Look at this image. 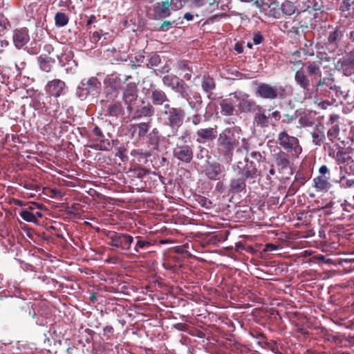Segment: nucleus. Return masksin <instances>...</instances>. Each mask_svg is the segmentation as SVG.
Returning a JSON list of instances; mask_svg holds the SVG:
<instances>
[{
	"instance_id": "f257e3e1",
	"label": "nucleus",
	"mask_w": 354,
	"mask_h": 354,
	"mask_svg": "<svg viewBox=\"0 0 354 354\" xmlns=\"http://www.w3.org/2000/svg\"><path fill=\"white\" fill-rule=\"evenodd\" d=\"M262 160H266V158L259 151H247L244 160L237 162L233 169L238 176L254 181L263 175L262 170L259 169L258 165Z\"/></svg>"
},
{
	"instance_id": "f03ea898",
	"label": "nucleus",
	"mask_w": 354,
	"mask_h": 354,
	"mask_svg": "<svg viewBox=\"0 0 354 354\" xmlns=\"http://www.w3.org/2000/svg\"><path fill=\"white\" fill-rule=\"evenodd\" d=\"M239 145V137L233 128H225L217 136L216 149L220 156L232 159L234 151Z\"/></svg>"
},
{
	"instance_id": "7ed1b4c3",
	"label": "nucleus",
	"mask_w": 354,
	"mask_h": 354,
	"mask_svg": "<svg viewBox=\"0 0 354 354\" xmlns=\"http://www.w3.org/2000/svg\"><path fill=\"white\" fill-rule=\"evenodd\" d=\"M276 142L280 146L279 149L289 153L293 158H299L302 152L299 139L289 135L285 130L278 133Z\"/></svg>"
},
{
	"instance_id": "20e7f679",
	"label": "nucleus",
	"mask_w": 354,
	"mask_h": 354,
	"mask_svg": "<svg viewBox=\"0 0 354 354\" xmlns=\"http://www.w3.org/2000/svg\"><path fill=\"white\" fill-rule=\"evenodd\" d=\"M255 94L263 99H283L286 96V91L281 85L273 86L268 83H259L255 89Z\"/></svg>"
},
{
	"instance_id": "39448f33",
	"label": "nucleus",
	"mask_w": 354,
	"mask_h": 354,
	"mask_svg": "<svg viewBox=\"0 0 354 354\" xmlns=\"http://www.w3.org/2000/svg\"><path fill=\"white\" fill-rule=\"evenodd\" d=\"M101 82L97 77H91L83 79L76 90L77 96L81 100L86 99L89 95H95L100 93Z\"/></svg>"
},
{
	"instance_id": "423d86ee",
	"label": "nucleus",
	"mask_w": 354,
	"mask_h": 354,
	"mask_svg": "<svg viewBox=\"0 0 354 354\" xmlns=\"http://www.w3.org/2000/svg\"><path fill=\"white\" fill-rule=\"evenodd\" d=\"M105 236L108 239L109 245L120 248L122 250H129L134 241V238L129 234L106 231Z\"/></svg>"
},
{
	"instance_id": "0eeeda50",
	"label": "nucleus",
	"mask_w": 354,
	"mask_h": 354,
	"mask_svg": "<svg viewBox=\"0 0 354 354\" xmlns=\"http://www.w3.org/2000/svg\"><path fill=\"white\" fill-rule=\"evenodd\" d=\"M30 106L35 110H41V113L54 118L58 122L70 124V122L64 120V118L62 117V113L60 111L62 109L60 108L59 104L57 100H54L51 106H48L45 103H41L39 99L35 97L32 100Z\"/></svg>"
},
{
	"instance_id": "6e6552de",
	"label": "nucleus",
	"mask_w": 354,
	"mask_h": 354,
	"mask_svg": "<svg viewBox=\"0 0 354 354\" xmlns=\"http://www.w3.org/2000/svg\"><path fill=\"white\" fill-rule=\"evenodd\" d=\"M163 113L167 124L171 129H178L183 124L185 117L183 109L171 106L168 103L164 105Z\"/></svg>"
},
{
	"instance_id": "1a4fd4ad",
	"label": "nucleus",
	"mask_w": 354,
	"mask_h": 354,
	"mask_svg": "<svg viewBox=\"0 0 354 354\" xmlns=\"http://www.w3.org/2000/svg\"><path fill=\"white\" fill-rule=\"evenodd\" d=\"M274 163L279 174H284L290 169L292 161L298 158H293L289 153H286L282 149H279L277 152L272 154Z\"/></svg>"
},
{
	"instance_id": "9d476101",
	"label": "nucleus",
	"mask_w": 354,
	"mask_h": 354,
	"mask_svg": "<svg viewBox=\"0 0 354 354\" xmlns=\"http://www.w3.org/2000/svg\"><path fill=\"white\" fill-rule=\"evenodd\" d=\"M173 156L183 163H189L194 158L193 145L177 143L173 149Z\"/></svg>"
},
{
	"instance_id": "9b49d317",
	"label": "nucleus",
	"mask_w": 354,
	"mask_h": 354,
	"mask_svg": "<svg viewBox=\"0 0 354 354\" xmlns=\"http://www.w3.org/2000/svg\"><path fill=\"white\" fill-rule=\"evenodd\" d=\"M165 138L162 136L157 128H153L147 136L146 144L147 148L153 153L160 151V145Z\"/></svg>"
},
{
	"instance_id": "f8f14e48",
	"label": "nucleus",
	"mask_w": 354,
	"mask_h": 354,
	"mask_svg": "<svg viewBox=\"0 0 354 354\" xmlns=\"http://www.w3.org/2000/svg\"><path fill=\"white\" fill-rule=\"evenodd\" d=\"M217 126L201 128L196 132V142L198 143H205L206 142H212L218 136Z\"/></svg>"
},
{
	"instance_id": "ddd939ff",
	"label": "nucleus",
	"mask_w": 354,
	"mask_h": 354,
	"mask_svg": "<svg viewBox=\"0 0 354 354\" xmlns=\"http://www.w3.org/2000/svg\"><path fill=\"white\" fill-rule=\"evenodd\" d=\"M335 67L346 76L354 74V54L350 53L339 59Z\"/></svg>"
},
{
	"instance_id": "4468645a",
	"label": "nucleus",
	"mask_w": 354,
	"mask_h": 354,
	"mask_svg": "<svg viewBox=\"0 0 354 354\" xmlns=\"http://www.w3.org/2000/svg\"><path fill=\"white\" fill-rule=\"evenodd\" d=\"M224 171V166L217 162H208L204 170L205 176L210 180H219Z\"/></svg>"
},
{
	"instance_id": "2eb2a0df",
	"label": "nucleus",
	"mask_w": 354,
	"mask_h": 354,
	"mask_svg": "<svg viewBox=\"0 0 354 354\" xmlns=\"http://www.w3.org/2000/svg\"><path fill=\"white\" fill-rule=\"evenodd\" d=\"M66 88V83L59 79H54L51 81H48L45 87L46 92L55 97L63 95L64 90Z\"/></svg>"
},
{
	"instance_id": "dca6fc26",
	"label": "nucleus",
	"mask_w": 354,
	"mask_h": 354,
	"mask_svg": "<svg viewBox=\"0 0 354 354\" xmlns=\"http://www.w3.org/2000/svg\"><path fill=\"white\" fill-rule=\"evenodd\" d=\"M138 92L137 84L134 82L128 83L124 88L122 97L124 103L128 105V109L136 101Z\"/></svg>"
},
{
	"instance_id": "f3484780",
	"label": "nucleus",
	"mask_w": 354,
	"mask_h": 354,
	"mask_svg": "<svg viewBox=\"0 0 354 354\" xmlns=\"http://www.w3.org/2000/svg\"><path fill=\"white\" fill-rule=\"evenodd\" d=\"M248 180L243 176H238L230 179L228 185V192L232 194H240L246 190V181Z\"/></svg>"
},
{
	"instance_id": "a211bd4d",
	"label": "nucleus",
	"mask_w": 354,
	"mask_h": 354,
	"mask_svg": "<svg viewBox=\"0 0 354 354\" xmlns=\"http://www.w3.org/2000/svg\"><path fill=\"white\" fill-rule=\"evenodd\" d=\"M13 43L15 47L20 49L25 46L30 40L28 30L27 28H22L14 30L12 36Z\"/></svg>"
},
{
	"instance_id": "6ab92c4d",
	"label": "nucleus",
	"mask_w": 354,
	"mask_h": 354,
	"mask_svg": "<svg viewBox=\"0 0 354 354\" xmlns=\"http://www.w3.org/2000/svg\"><path fill=\"white\" fill-rule=\"evenodd\" d=\"M132 77L126 75L124 79L120 78V75L111 74L108 75L104 80V84L113 91H119L122 88V84L127 82Z\"/></svg>"
},
{
	"instance_id": "aec40b11",
	"label": "nucleus",
	"mask_w": 354,
	"mask_h": 354,
	"mask_svg": "<svg viewBox=\"0 0 354 354\" xmlns=\"http://www.w3.org/2000/svg\"><path fill=\"white\" fill-rule=\"evenodd\" d=\"M245 98L240 99L234 94V97H236L239 101V109L241 112L243 113H251L254 112L256 110L262 109V108L257 105V103L252 100L248 99V95L245 94Z\"/></svg>"
},
{
	"instance_id": "412c9836",
	"label": "nucleus",
	"mask_w": 354,
	"mask_h": 354,
	"mask_svg": "<svg viewBox=\"0 0 354 354\" xmlns=\"http://www.w3.org/2000/svg\"><path fill=\"white\" fill-rule=\"evenodd\" d=\"M180 75H183L185 80L189 81L192 78L193 69L192 62L188 60H179L175 64Z\"/></svg>"
},
{
	"instance_id": "4be33fe9",
	"label": "nucleus",
	"mask_w": 354,
	"mask_h": 354,
	"mask_svg": "<svg viewBox=\"0 0 354 354\" xmlns=\"http://www.w3.org/2000/svg\"><path fill=\"white\" fill-rule=\"evenodd\" d=\"M150 99L153 104L156 106L165 105L169 102V99L165 92L160 88H153L150 93Z\"/></svg>"
},
{
	"instance_id": "5701e85b",
	"label": "nucleus",
	"mask_w": 354,
	"mask_h": 354,
	"mask_svg": "<svg viewBox=\"0 0 354 354\" xmlns=\"http://www.w3.org/2000/svg\"><path fill=\"white\" fill-rule=\"evenodd\" d=\"M282 18L287 19L294 14L299 15V11L295 3L290 1H284L279 6Z\"/></svg>"
},
{
	"instance_id": "b1692460",
	"label": "nucleus",
	"mask_w": 354,
	"mask_h": 354,
	"mask_svg": "<svg viewBox=\"0 0 354 354\" xmlns=\"http://www.w3.org/2000/svg\"><path fill=\"white\" fill-rule=\"evenodd\" d=\"M170 3L168 0L157 2L154 7V12L158 18H165L170 15Z\"/></svg>"
},
{
	"instance_id": "393cba45",
	"label": "nucleus",
	"mask_w": 354,
	"mask_h": 354,
	"mask_svg": "<svg viewBox=\"0 0 354 354\" xmlns=\"http://www.w3.org/2000/svg\"><path fill=\"white\" fill-rule=\"evenodd\" d=\"M295 80L297 84L302 89L307 91L310 90V80L302 68L296 71L295 74Z\"/></svg>"
},
{
	"instance_id": "a878e982",
	"label": "nucleus",
	"mask_w": 354,
	"mask_h": 354,
	"mask_svg": "<svg viewBox=\"0 0 354 354\" xmlns=\"http://www.w3.org/2000/svg\"><path fill=\"white\" fill-rule=\"evenodd\" d=\"M321 64V61L308 62L304 64L307 74L309 76L313 77L311 78L312 81L317 79V77H322V71L320 69Z\"/></svg>"
},
{
	"instance_id": "bb28decb",
	"label": "nucleus",
	"mask_w": 354,
	"mask_h": 354,
	"mask_svg": "<svg viewBox=\"0 0 354 354\" xmlns=\"http://www.w3.org/2000/svg\"><path fill=\"white\" fill-rule=\"evenodd\" d=\"M324 208L329 209L328 212L330 214H336L340 209L347 213H350L351 209H354L353 206L346 202L339 204V203L334 201H330L325 205Z\"/></svg>"
},
{
	"instance_id": "cd10ccee",
	"label": "nucleus",
	"mask_w": 354,
	"mask_h": 354,
	"mask_svg": "<svg viewBox=\"0 0 354 354\" xmlns=\"http://www.w3.org/2000/svg\"><path fill=\"white\" fill-rule=\"evenodd\" d=\"M154 114V107L150 103L142 106L136 109L133 115V119L151 117Z\"/></svg>"
},
{
	"instance_id": "c85d7f7f",
	"label": "nucleus",
	"mask_w": 354,
	"mask_h": 354,
	"mask_svg": "<svg viewBox=\"0 0 354 354\" xmlns=\"http://www.w3.org/2000/svg\"><path fill=\"white\" fill-rule=\"evenodd\" d=\"M55 62V61L53 57H50L46 54H42L37 58L39 68L46 73H50L52 71Z\"/></svg>"
},
{
	"instance_id": "c756f323",
	"label": "nucleus",
	"mask_w": 354,
	"mask_h": 354,
	"mask_svg": "<svg viewBox=\"0 0 354 354\" xmlns=\"http://www.w3.org/2000/svg\"><path fill=\"white\" fill-rule=\"evenodd\" d=\"M258 111H259L254 116V126L259 128L268 127L270 125L269 117H268L261 109H258Z\"/></svg>"
},
{
	"instance_id": "7c9ffc66",
	"label": "nucleus",
	"mask_w": 354,
	"mask_h": 354,
	"mask_svg": "<svg viewBox=\"0 0 354 354\" xmlns=\"http://www.w3.org/2000/svg\"><path fill=\"white\" fill-rule=\"evenodd\" d=\"M235 102L230 98L222 100L219 105L221 106V113L223 115H232L235 109Z\"/></svg>"
},
{
	"instance_id": "2f4dec72",
	"label": "nucleus",
	"mask_w": 354,
	"mask_h": 354,
	"mask_svg": "<svg viewBox=\"0 0 354 354\" xmlns=\"http://www.w3.org/2000/svg\"><path fill=\"white\" fill-rule=\"evenodd\" d=\"M313 142L317 146H321L326 140L324 126H317L311 133Z\"/></svg>"
},
{
	"instance_id": "473e14b6",
	"label": "nucleus",
	"mask_w": 354,
	"mask_h": 354,
	"mask_svg": "<svg viewBox=\"0 0 354 354\" xmlns=\"http://www.w3.org/2000/svg\"><path fill=\"white\" fill-rule=\"evenodd\" d=\"M329 177L318 176L313 179V187L317 191L327 190L330 186Z\"/></svg>"
},
{
	"instance_id": "72a5a7b5",
	"label": "nucleus",
	"mask_w": 354,
	"mask_h": 354,
	"mask_svg": "<svg viewBox=\"0 0 354 354\" xmlns=\"http://www.w3.org/2000/svg\"><path fill=\"white\" fill-rule=\"evenodd\" d=\"M201 87L203 91L207 93L208 97H209V95L212 93L216 88L214 80L209 75H204L201 81Z\"/></svg>"
},
{
	"instance_id": "f704fd0d",
	"label": "nucleus",
	"mask_w": 354,
	"mask_h": 354,
	"mask_svg": "<svg viewBox=\"0 0 354 354\" xmlns=\"http://www.w3.org/2000/svg\"><path fill=\"white\" fill-rule=\"evenodd\" d=\"M149 129V122H140L138 124H132L130 130L133 134L137 133L138 138H142L146 136Z\"/></svg>"
},
{
	"instance_id": "c9c22d12",
	"label": "nucleus",
	"mask_w": 354,
	"mask_h": 354,
	"mask_svg": "<svg viewBox=\"0 0 354 354\" xmlns=\"http://www.w3.org/2000/svg\"><path fill=\"white\" fill-rule=\"evenodd\" d=\"M106 111L109 116L118 117L123 114L124 109L121 102H117L109 104L106 106Z\"/></svg>"
},
{
	"instance_id": "e433bc0d",
	"label": "nucleus",
	"mask_w": 354,
	"mask_h": 354,
	"mask_svg": "<svg viewBox=\"0 0 354 354\" xmlns=\"http://www.w3.org/2000/svg\"><path fill=\"white\" fill-rule=\"evenodd\" d=\"M189 86L184 82V80L180 79L175 84V87L173 91L178 93L180 97L187 99L189 97Z\"/></svg>"
},
{
	"instance_id": "4c0bfd02",
	"label": "nucleus",
	"mask_w": 354,
	"mask_h": 354,
	"mask_svg": "<svg viewBox=\"0 0 354 354\" xmlns=\"http://www.w3.org/2000/svg\"><path fill=\"white\" fill-rule=\"evenodd\" d=\"M279 6L276 0L271 3L270 5L267 6L266 8H269V15L277 19H281L282 17Z\"/></svg>"
},
{
	"instance_id": "58836bf2",
	"label": "nucleus",
	"mask_w": 354,
	"mask_h": 354,
	"mask_svg": "<svg viewBox=\"0 0 354 354\" xmlns=\"http://www.w3.org/2000/svg\"><path fill=\"white\" fill-rule=\"evenodd\" d=\"M136 239L137 241L134 245L133 250L136 253H140V249H148L151 245V243L149 241L142 239V237L140 236H136Z\"/></svg>"
},
{
	"instance_id": "ea45409f",
	"label": "nucleus",
	"mask_w": 354,
	"mask_h": 354,
	"mask_svg": "<svg viewBox=\"0 0 354 354\" xmlns=\"http://www.w3.org/2000/svg\"><path fill=\"white\" fill-rule=\"evenodd\" d=\"M313 42L310 40H306L303 47L300 48L299 50L304 54L305 56L313 57L315 55L314 48L313 47Z\"/></svg>"
},
{
	"instance_id": "a19ab883",
	"label": "nucleus",
	"mask_w": 354,
	"mask_h": 354,
	"mask_svg": "<svg viewBox=\"0 0 354 354\" xmlns=\"http://www.w3.org/2000/svg\"><path fill=\"white\" fill-rule=\"evenodd\" d=\"M152 152L148 149V150L143 149H134L131 151V155L133 157L138 158V159H144L150 157L152 155Z\"/></svg>"
},
{
	"instance_id": "79ce46f5",
	"label": "nucleus",
	"mask_w": 354,
	"mask_h": 354,
	"mask_svg": "<svg viewBox=\"0 0 354 354\" xmlns=\"http://www.w3.org/2000/svg\"><path fill=\"white\" fill-rule=\"evenodd\" d=\"M19 215L22 219L27 222L37 223V218H36V215L30 212L28 209H22Z\"/></svg>"
},
{
	"instance_id": "37998d69",
	"label": "nucleus",
	"mask_w": 354,
	"mask_h": 354,
	"mask_svg": "<svg viewBox=\"0 0 354 354\" xmlns=\"http://www.w3.org/2000/svg\"><path fill=\"white\" fill-rule=\"evenodd\" d=\"M69 18L64 12H58L55 15V25L59 27H63L68 23Z\"/></svg>"
},
{
	"instance_id": "c03bdc74",
	"label": "nucleus",
	"mask_w": 354,
	"mask_h": 354,
	"mask_svg": "<svg viewBox=\"0 0 354 354\" xmlns=\"http://www.w3.org/2000/svg\"><path fill=\"white\" fill-rule=\"evenodd\" d=\"M339 124H335L328 129L327 131V137L328 140L333 142L339 135Z\"/></svg>"
},
{
	"instance_id": "a18cd8bd",
	"label": "nucleus",
	"mask_w": 354,
	"mask_h": 354,
	"mask_svg": "<svg viewBox=\"0 0 354 354\" xmlns=\"http://www.w3.org/2000/svg\"><path fill=\"white\" fill-rule=\"evenodd\" d=\"M342 37L343 35L342 32L339 30V29L336 28L329 33L328 37V43L330 44H337V42L339 41Z\"/></svg>"
},
{
	"instance_id": "49530a36",
	"label": "nucleus",
	"mask_w": 354,
	"mask_h": 354,
	"mask_svg": "<svg viewBox=\"0 0 354 354\" xmlns=\"http://www.w3.org/2000/svg\"><path fill=\"white\" fill-rule=\"evenodd\" d=\"M179 78L176 75H165L162 78L163 84L172 90L175 87V84L179 81Z\"/></svg>"
},
{
	"instance_id": "de8ad7c7",
	"label": "nucleus",
	"mask_w": 354,
	"mask_h": 354,
	"mask_svg": "<svg viewBox=\"0 0 354 354\" xmlns=\"http://www.w3.org/2000/svg\"><path fill=\"white\" fill-rule=\"evenodd\" d=\"M281 30L284 32H287L288 34H292L295 35H298L299 32V28L292 26V23L290 21H286L283 24Z\"/></svg>"
},
{
	"instance_id": "09e8293b",
	"label": "nucleus",
	"mask_w": 354,
	"mask_h": 354,
	"mask_svg": "<svg viewBox=\"0 0 354 354\" xmlns=\"http://www.w3.org/2000/svg\"><path fill=\"white\" fill-rule=\"evenodd\" d=\"M301 52L299 50H297L291 53L290 56V62L295 66H304V63L299 59Z\"/></svg>"
},
{
	"instance_id": "8fccbe9b",
	"label": "nucleus",
	"mask_w": 354,
	"mask_h": 354,
	"mask_svg": "<svg viewBox=\"0 0 354 354\" xmlns=\"http://www.w3.org/2000/svg\"><path fill=\"white\" fill-rule=\"evenodd\" d=\"M112 146L109 140L100 138L99 143L97 144V149L102 151H109L112 149Z\"/></svg>"
},
{
	"instance_id": "3c124183",
	"label": "nucleus",
	"mask_w": 354,
	"mask_h": 354,
	"mask_svg": "<svg viewBox=\"0 0 354 354\" xmlns=\"http://www.w3.org/2000/svg\"><path fill=\"white\" fill-rule=\"evenodd\" d=\"M160 57L158 55L154 54L147 59V66L149 68H152L158 66L160 63Z\"/></svg>"
},
{
	"instance_id": "603ef678",
	"label": "nucleus",
	"mask_w": 354,
	"mask_h": 354,
	"mask_svg": "<svg viewBox=\"0 0 354 354\" xmlns=\"http://www.w3.org/2000/svg\"><path fill=\"white\" fill-rule=\"evenodd\" d=\"M299 124L303 127H312L314 122L310 117L307 115H304L299 118Z\"/></svg>"
},
{
	"instance_id": "864d4df0",
	"label": "nucleus",
	"mask_w": 354,
	"mask_h": 354,
	"mask_svg": "<svg viewBox=\"0 0 354 354\" xmlns=\"http://www.w3.org/2000/svg\"><path fill=\"white\" fill-rule=\"evenodd\" d=\"M171 9L178 10L181 9L186 3V0H170Z\"/></svg>"
},
{
	"instance_id": "5fc2aeb1",
	"label": "nucleus",
	"mask_w": 354,
	"mask_h": 354,
	"mask_svg": "<svg viewBox=\"0 0 354 354\" xmlns=\"http://www.w3.org/2000/svg\"><path fill=\"white\" fill-rule=\"evenodd\" d=\"M275 0H254V4L259 8L265 9L267 6L270 5L271 3Z\"/></svg>"
},
{
	"instance_id": "6e6d98bb",
	"label": "nucleus",
	"mask_w": 354,
	"mask_h": 354,
	"mask_svg": "<svg viewBox=\"0 0 354 354\" xmlns=\"http://www.w3.org/2000/svg\"><path fill=\"white\" fill-rule=\"evenodd\" d=\"M134 176L139 178H142L149 174V171L143 167H138L133 170Z\"/></svg>"
},
{
	"instance_id": "4d7b16f0",
	"label": "nucleus",
	"mask_w": 354,
	"mask_h": 354,
	"mask_svg": "<svg viewBox=\"0 0 354 354\" xmlns=\"http://www.w3.org/2000/svg\"><path fill=\"white\" fill-rule=\"evenodd\" d=\"M262 174L263 175H261V176H266L267 178L270 179L272 176H274L276 174V170L274 169V165H270L268 172L266 171V168H264V169L262 170Z\"/></svg>"
},
{
	"instance_id": "13d9d810",
	"label": "nucleus",
	"mask_w": 354,
	"mask_h": 354,
	"mask_svg": "<svg viewBox=\"0 0 354 354\" xmlns=\"http://www.w3.org/2000/svg\"><path fill=\"white\" fill-rule=\"evenodd\" d=\"M353 3L354 1L352 0H343L340 6L341 10L344 12L350 10Z\"/></svg>"
},
{
	"instance_id": "bf43d9fd",
	"label": "nucleus",
	"mask_w": 354,
	"mask_h": 354,
	"mask_svg": "<svg viewBox=\"0 0 354 354\" xmlns=\"http://www.w3.org/2000/svg\"><path fill=\"white\" fill-rule=\"evenodd\" d=\"M252 41L255 45L260 44L263 41V37L260 32H255L253 35Z\"/></svg>"
},
{
	"instance_id": "052dcab7",
	"label": "nucleus",
	"mask_w": 354,
	"mask_h": 354,
	"mask_svg": "<svg viewBox=\"0 0 354 354\" xmlns=\"http://www.w3.org/2000/svg\"><path fill=\"white\" fill-rule=\"evenodd\" d=\"M199 203L201 205L206 209H210L212 207V202L209 199L205 197H201L199 199Z\"/></svg>"
},
{
	"instance_id": "680f3d73",
	"label": "nucleus",
	"mask_w": 354,
	"mask_h": 354,
	"mask_svg": "<svg viewBox=\"0 0 354 354\" xmlns=\"http://www.w3.org/2000/svg\"><path fill=\"white\" fill-rule=\"evenodd\" d=\"M10 24L6 17L3 15H0V27L2 30H6L8 27H10Z\"/></svg>"
},
{
	"instance_id": "e2e57ef3",
	"label": "nucleus",
	"mask_w": 354,
	"mask_h": 354,
	"mask_svg": "<svg viewBox=\"0 0 354 354\" xmlns=\"http://www.w3.org/2000/svg\"><path fill=\"white\" fill-rule=\"evenodd\" d=\"M191 120L193 125H198L202 122V115L198 113L194 114L192 116Z\"/></svg>"
},
{
	"instance_id": "0e129e2a",
	"label": "nucleus",
	"mask_w": 354,
	"mask_h": 354,
	"mask_svg": "<svg viewBox=\"0 0 354 354\" xmlns=\"http://www.w3.org/2000/svg\"><path fill=\"white\" fill-rule=\"evenodd\" d=\"M186 100H187L189 107L192 110H194L195 111H198L201 109V106H202L201 104L198 103L197 102H194V101H189L188 98Z\"/></svg>"
},
{
	"instance_id": "69168bd1",
	"label": "nucleus",
	"mask_w": 354,
	"mask_h": 354,
	"mask_svg": "<svg viewBox=\"0 0 354 354\" xmlns=\"http://www.w3.org/2000/svg\"><path fill=\"white\" fill-rule=\"evenodd\" d=\"M104 335L107 336V339H110L109 335H113L114 329L111 326H106L103 329Z\"/></svg>"
},
{
	"instance_id": "338daca9",
	"label": "nucleus",
	"mask_w": 354,
	"mask_h": 354,
	"mask_svg": "<svg viewBox=\"0 0 354 354\" xmlns=\"http://www.w3.org/2000/svg\"><path fill=\"white\" fill-rule=\"evenodd\" d=\"M339 118V116L338 115H336V114L330 115L328 122L326 123V124L333 126V125L337 124L336 122H337Z\"/></svg>"
},
{
	"instance_id": "774afa93",
	"label": "nucleus",
	"mask_w": 354,
	"mask_h": 354,
	"mask_svg": "<svg viewBox=\"0 0 354 354\" xmlns=\"http://www.w3.org/2000/svg\"><path fill=\"white\" fill-rule=\"evenodd\" d=\"M268 117L269 119H274L275 122L279 121L281 119V113L279 111H274L272 113H270Z\"/></svg>"
}]
</instances>
